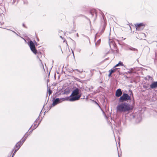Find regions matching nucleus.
I'll return each mask as SVG.
<instances>
[{"label":"nucleus","instance_id":"nucleus-1","mask_svg":"<svg viewBox=\"0 0 157 157\" xmlns=\"http://www.w3.org/2000/svg\"><path fill=\"white\" fill-rule=\"evenodd\" d=\"M116 109L118 112H125L132 110V107L127 103H122L119 104L117 106Z\"/></svg>","mask_w":157,"mask_h":157},{"label":"nucleus","instance_id":"nucleus-2","mask_svg":"<svg viewBox=\"0 0 157 157\" xmlns=\"http://www.w3.org/2000/svg\"><path fill=\"white\" fill-rule=\"evenodd\" d=\"M79 89L77 88L73 90L71 95L72 97L70 98L71 101H75L79 99L81 97V95L79 94Z\"/></svg>","mask_w":157,"mask_h":157},{"label":"nucleus","instance_id":"nucleus-3","mask_svg":"<svg viewBox=\"0 0 157 157\" xmlns=\"http://www.w3.org/2000/svg\"><path fill=\"white\" fill-rule=\"evenodd\" d=\"M28 136V135L25 134L24 135L23 138L19 142H18L16 145L14 147V154L19 149L21 145L27 139Z\"/></svg>","mask_w":157,"mask_h":157},{"label":"nucleus","instance_id":"nucleus-4","mask_svg":"<svg viewBox=\"0 0 157 157\" xmlns=\"http://www.w3.org/2000/svg\"><path fill=\"white\" fill-rule=\"evenodd\" d=\"M29 46L30 47L31 50L35 54H38L39 55H41L40 52H37L36 49V48L35 45L33 42L31 40L29 42Z\"/></svg>","mask_w":157,"mask_h":157},{"label":"nucleus","instance_id":"nucleus-5","mask_svg":"<svg viewBox=\"0 0 157 157\" xmlns=\"http://www.w3.org/2000/svg\"><path fill=\"white\" fill-rule=\"evenodd\" d=\"M131 100V97L128 94L124 93L119 98L120 102H123L124 101H129Z\"/></svg>","mask_w":157,"mask_h":157},{"label":"nucleus","instance_id":"nucleus-6","mask_svg":"<svg viewBox=\"0 0 157 157\" xmlns=\"http://www.w3.org/2000/svg\"><path fill=\"white\" fill-rule=\"evenodd\" d=\"M146 26V24L144 23H140L135 24L136 30L138 31L143 30Z\"/></svg>","mask_w":157,"mask_h":157},{"label":"nucleus","instance_id":"nucleus-7","mask_svg":"<svg viewBox=\"0 0 157 157\" xmlns=\"http://www.w3.org/2000/svg\"><path fill=\"white\" fill-rule=\"evenodd\" d=\"M40 118H37L32 125L31 127L33 128V129H34L36 128L40 124Z\"/></svg>","mask_w":157,"mask_h":157},{"label":"nucleus","instance_id":"nucleus-8","mask_svg":"<svg viewBox=\"0 0 157 157\" xmlns=\"http://www.w3.org/2000/svg\"><path fill=\"white\" fill-rule=\"evenodd\" d=\"M118 69V68H115L114 67L112 69L109 70V74L108 75V76L109 77H111L112 74L115 72Z\"/></svg>","mask_w":157,"mask_h":157},{"label":"nucleus","instance_id":"nucleus-9","mask_svg":"<svg viewBox=\"0 0 157 157\" xmlns=\"http://www.w3.org/2000/svg\"><path fill=\"white\" fill-rule=\"evenodd\" d=\"M122 93L121 89H119L117 90L116 91L115 95L117 97H120L122 94Z\"/></svg>","mask_w":157,"mask_h":157},{"label":"nucleus","instance_id":"nucleus-10","mask_svg":"<svg viewBox=\"0 0 157 157\" xmlns=\"http://www.w3.org/2000/svg\"><path fill=\"white\" fill-rule=\"evenodd\" d=\"M138 37L140 39H144L146 38V35L144 33H140L138 34Z\"/></svg>","mask_w":157,"mask_h":157},{"label":"nucleus","instance_id":"nucleus-11","mask_svg":"<svg viewBox=\"0 0 157 157\" xmlns=\"http://www.w3.org/2000/svg\"><path fill=\"white\" fill-rule=\"evenodd\" d=\"M150 87L151 89H153L157 87V82H154L151 84Z\"/></svg>","mask_w":157,"mask_h":157},{"label":"nucleus","instance_id":"nucleus-12","mask_svg":"<svg viewBox=\"0 0 157 157\" xmlns=\"http://www.w3.org/2000/svg\"><path fill=\"white\" fill-rule=\"evenodd\" d=\"M90 13L92 15V17H93L94 15L96 17H97V12L96 10H91Z\"/></svg>","mask_w":157,"mask_h":157},{"label":"nucleus","instance_id":"nucleus-13","mask_svg":"<svg viewBox=\"0 0 157 157\" xmlns=\"http://www.w3.org/2000/svg\"><path fill=\"white\" fill-rule=\"evenodd\" d=\"M59 98H57L56 99L53 101L52 105L53 106H55L57 104L59 103Z\"/></svg>","mask_w":157,"mask_h":157},{"label":"nucleus","instance_id":"nucleus-14","mask_svg":"<svg viewBox=\"0 0 157 157\" xmlns=\"http://www.w3.org/2000/svg\"><path fill=\"white\" fill-rule=\"evenodd\" d=\"M128 49L131 51L138 52V49L136 48H133L132 47H130L128 48Z\"/></svg>","mask_w":157,"mask_h":157},{"label":"nucleus","instance_id":"nucleus-15","mask_svg":"<svg viewBox=\"0 0 157 157\" xmlns=\"http://www.w3.org/2000/svg\"><path fill=\"white\" fill-rule=\"evenodd\" d=\"M123 63L121 62H120L118 64H117L115 65L114 67L115 68H116L117 67H118L119 66H123Z\"/></svg>","mask_w":157,"mask_h":157},{"label":"nucleus","instance_id":"nucleus-16","mask_svg":"<svg viewBox=\"0 0 157 157\" xmlns=\"http://www.w3.org/2000/svg\"><path fill=\"white\" fill-rule=\"evenodd\" d=\"M52 93V91L50 89H49L48 90V93L49 94V95H50Z\"/></svg>","mask_w":157,"mask_h":157},{"label":"nucleus","instance_id":"nucleus-17","mask_svg":"<svg viewBox=\"0 0 157 157\" xmlns=\"http://www.w3.org/2000/svg\"><path fill=\"white\" fill-rule=\"evenodd\" d=\"M63 42L65 43L66 44V45H67V41L65 40H63Z\"/></svg>","mask_w":157,"mask_h":157},{"label":"nucleus","instance_id":"nucleus-18","mask_svg":"<svg viewBox=\"0 0 157 157\" xmlns=\"http://www.w3.org/2000/svg\"><path fill=\"white\" fill-rule=\"evenodd\" d=\"M156 46H157V41H154L153 43Z\"/></svg>","mask_w":157,"mask_h":157},{"label":"nucleus","instance_id":"nucleus-19","mask_svg":"<svg viewBox=\"0 0 157 157\" xmlns=\"http://www.w3.org/2000/svg\"><path fill=\"white\" fill-rule=\"evenodd\" d=\"M100 40H98V41L97 42V43H96V44H99L100 43Z\"/></svg>","mask_w":157,"mask_h":157},{"label":"nucleus","instance_id":"nucleus-20","mask_svg":"<svg viewBox=\"0 0 157 157\" xmlns=\"http://www.w3.org/2000/svg\"><path fill=\"white\" fill-rule=\"evenodd\" d=\"M144 87L145 88L148 89H150V88H148L149 86H144Z\"/></svg>","mask_w":157,"mask_h":157},{"label":"nucleus","instance_id":"nucleus-21","mask_svg":"<svg viewBox=\"0 0 157 157\" xmlns=\"http://www.w3.org/2000/svg\"><path fill=\"white\" fill-rule=\"evenodd\" d=\"M155 56H156V58H157V54L156 53H155Z\"/></svg>","mask_w":157,"mask_h":157},{"label":"nucleus","instance_id":"nucleus-22","mask_svg":"<svg viewBox=\"0 0 157 157\" xmlns=\"http://www.w3.org/2000/svg\"><path fill=\"white\" fill-rule=\"evenodd\" d=\"M77 36L78 37V33H77Z\"/></svg>","mask_w":157,"mask_h":157},{"label":"nucleus","instance_id":"nucleus-23","mask_svg":"<svg viewBox=\"0 0 157 157\" xmlns=\"http://www.w3.org/2000/svg\"><path fill=\"white\" fill-rule=\"evenodd\" d=\"M62 47H63V45L62 44Z\"/></svg>","mask_w":157,"mask_h":157},{"label":"nucleus","instance_id":"nucleus-24","mask_svg":"<svg viewBox=\"0 0 157 157\" xmlns=\"http://www.w3.org/2000/svg\"><path fill=\"white\" fill-rule=\"evenodd\" d=\"M118 72L119 73L120 71H118Z\"/></svg>","mask_w":157,"mask_h":157},{"label":"nucleus","instance_id":"nucleus-25","mask_svg":"<svg viewBox=\"0 0 157 157\" xmlns=\"http://www.w3.org/2000/svg\"><path fill=\"white\" fill-rule=\"evenodd\" d=\"M60 37H61L62 38V39H63V38L61 37V36H60Z\"/></svg>","mask_w":157,"mask_h":157},{"label":"nucleus","instance_id":"nucleus-26","mask_svg":"<svg viewBox=\"0 0 157 157\" xmlns=\"http://www.w3.org/2000/svg\"><path fill=\"white\" fill-rule=\"evenodd\" d=\"M40 61L41 62V60H40Z\"/></svg>","mask_w":157,"mask_h":157}]
</instances>
